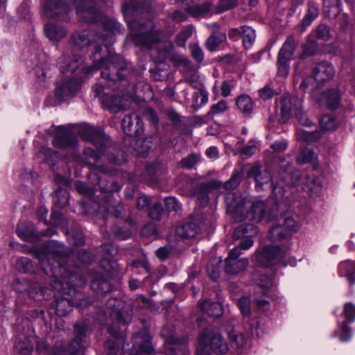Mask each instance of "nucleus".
Returning <instances> with one entry per match:
<instances>
[{"label":"nucleus","mask_w":355,"mask_h":355,"mask_svg":"<svg viewBox=\"0 0 355 355\" xmlns=\"http://www.w3.org/2000/svg\"><path fill=\"white\" fill-rule=\"evenodd\" d=\"M303 53L300 55V58L306 56L315 55L318 51V44L313 40H308L303 46Z\"/></svg>","instance_id":"de8ad7c7"},{"label":"nucleus","mask_w":355,"mask_h":355,"mask_svg":"<svg viewBox=\"0 0 355 355\" xmlns=\"http://www.w3.org/2000/svg\"><path fill=\"white\" fill-rule=\"evenodd\" d=\"M236 105L239 110L245 115H250L253 110L252 101L250 97L246 94H243L238 97Z\"/></svg>","instance_id":"c9c22d12"},{"label":"nucleus","mask_w":355,"mask_h":355,"mask_svg":"<svg viewBox=\"0 0 355 355\" xmlns=\"http://www.w3.org/2000/svg\"><path fill=\"white\" fill-rule=\"evenodd\" d=\"M209 337V334L207 331L201 332L196 348L197 355H209L210 352L208 347Z\"/></svg>","instance_id":"4c0bfd02"},{"label":"nucleus","mask_w":355,"mask_h":355,"mask_svg":"<svg viewBox=\"0 0 355 355\" xmlns=\"http://www.w3.org/2000/svg\"><path fill=\"white\" fill-rule=\"evenodd\" d=\"M200 311L209 317L218 318L223 314V308L220 304L205 300L199 303Z\"/></svg>","instance_id":"a878e982"},{"label":"nucleus","mask_w":355,"mask_h":355,"mask_svg":"<svg viewBox=\"0 0 355 355\" xmlns=\"http://www.w3.org/2000/svg\"><path fill=\"white\" fill-rule=\"evenodd\" d=\"M105 255L107 257H104L101 260V266L106 272H110L114 270V266L110 263V259L108 257H113L117 253V249L112 245H105L102 248Z\"/></svg>","instance_id":"473e14b6"},{"label":"nucleus","mask_w":355,"mask_h":355,"mask_svg":"<svg viewBox=\"0 0 355 355\" xmlns=\"http://www.w3.org/2000/svg\"><path fill=\"white\" fill-rule=\"evenodd\" d=\"M327 107L331 110H336L338 107L340 93L337 89H331L326 93Z\"/></svg>","instance_id":"58836bf2"},{"label":"nucleus","mask_w":355,"mask_h":355,"mask_svg":"<svg viewBox=\"0 0 355 355\" xmlns=\"http://www.w3.org/2000/svg\"><path fill=\"white\" fill-rule=\"evenodd\" d=\"M303 100L297 96H292L288 94H284L279 101V107L283 118L287 119L291 115H295L302 107Z\"/></svg>","instance_id":"6e6552de"},{"label":"nucleus","mask_w":355,"mask_h":355,"mask_svg":"<svg viewBox=\"0 0 355 355\" xmlns=\"http://www.w3.org/2000/svg\"><path fill=\"white\" fill-rule=\"evenodd\" d=\"M170 343L172 344V346L168 347L169 348L168 355H188L186 347L183 345H180L178 339L171 338H170Z\"/></svg>","instance_id":"a18cd8bd"},{"label":"nucleus","mask_w":355,"mask_h":355,"mask_svg":"<svg viewBox=\"0 0 355 355\" xmlns=\"http://www.w3.org/2000/svg\"><path fill=\"white\" fill-rule=\"evenodd\" d=\"M153 139L152 137L132 139L131 141L132 148L137 155L146 156L151 148Z\"/></svg>","instance_id":"5701e85b"},{"label":"nucleus","mask_w":355,"mask_h":355,"mask_svg":"<svg viewBox=\"0 0 355 355\" xmlns=\"http://www.w3.org/2000/svg\"><path fill=\"white\" fill-rule=\"evenodd\" d=\"M105 2L107 0H99ZM76 13L80 19L87 22L97 21L100 18L98 9L96 6L97 0H73Z\"/></svg>","instance_id":"423d86ee"},{"label":"nucleus","mask_w":355,"mask_h":355,"mask_svg":"<svg viewBox=\"0 0 355 355\" xmlns=\"http://www.w3.org/2000/svg\"><path fill=\"white\" fill-rule=\"evenodd\" d=\"M82 304L74 300L63 297L57 302L56 311L58 315L64 316L71 311L73 306H80Z\"/></svg>","instance_id":"7c9ffc66"},{"label":"nucleus","mask_w":355,"mask_h":355,"mask_svg":"<svg viewBox=\"0 0 355 355\" xmlns=\"http://www.w3.org/2000/svg\"><path fill=\"white\" fill-rule=\"evenodd\" d=\"M17 234L24 241L34 242L37 239L38 235L33 230L24 231L22 225L17 228Z\"/></svg>","instance_id":"5fc2aeb1"},{"label":"nucleus","mask_w":355,"mask_h":355,"mask_svg":"<svg viewBox=\"0 0 355 355\" xmlns=\"http://www.w3.org/2000/svg\"><path fill=\"white\" fill-rule=\"evenodd\" d=\"M225 39V35L220 32H214L207 39L206 45L210 51H214L216 47Z\"/></svg>","instance_id":"79ce46f5"},{"label":"nucleus","mask_w":355,"mask_h":355,"mask_svg":"<svg viewBox=\"0 0 355 355\" xmlns=\"http://www.w3.org/2000/svg\"><path fill=\"white\" fill-rule=\"evenodd\" d=\"M282 226L286 229V230L290 232L291 235H292L293 233L298 231L300 228L299 225L294 220V218L291 217L286 218L284 220Z\"/></svg>","instance_id":"052dcab7"},{"label":"nucleus","mask_w":355,"mask_h":355,"mask_svg":"<svg viewBox=\"0 0 355 355\" xmlns=\"http://www.w3.org/2000/svg\"><path fill=\"white\" fill-rule=\"evenodd\" d=\"M78 133L83 139L90 141L101 148L105 141V135L101 131L87 124L80 125L78 129Z\"/></svg>","instance_id":"2eb2a0df"},{"label":"nucleus","mask_w":355,"mask_h":355,"mask_svg":"<svg viewBox=\"0 0 355 355\" xmlns=\"http://www.w3.org/2000/svg\"><path fill=\"white\" fill-rule=\"evenodd\" d=\"M241 252L239 248L232 249L228 257L225 259V272L230 275H236L244 270L248 265V260L245 258H239Z\"/></svg>","instance_id":"1a4fd4ad"},{"label":"nucleus","mask_w":355,"mask_h":355,"mask_svg":"<svg viewBox=\"0 0 355 355\" xmlns=\"http://www.w3.org/2000/svg\"><path fill=\"white\" fill-rule=\"evenodd\" d=\"M229 211L236 223L245 220L260 222L266 214V205L263 202H252L236 193H228L225 198Z\"/></svg>","instance_id":"7ed1b4c3"},{"label":"nucleus","mask_w":355,"mask_h":355,"mask_svg":"<svg viewBox=\"0 0 355 355\" xmlns=\"http://www.w3.org/2000/svg\"><path fill=\"white\" fill-rule=\"evenodd\" d=\"M80 85L81 83L78 79H71L56 89L55 96L60 101L66 97L73 96L80 89Z\"/></svg>","instance_id":"6ab92c4d"},{"label":"nucleus","mask_w":355,"mask_h":355,"mask_svg":"<svg viewBox=\"0 0 355 355\" xmlns=\"http://www.w3.org/2000/svg\"><path fill=\"white\" fill-rule=\"evenodd\" d=\"M341 267H345L347 270L345 276L350 284L353 285L355 284V264L352 262L344 263L341 265Z\"/></svg>","instance_id":"6e6d98bb"},{"label":"nucleus","mask_w":355,"mask_h":355,"mask_svg":"<svg viewBox=\"0 0 355 355\" xmlns=\"http://www.w3.org/2000/svg\"><path fill=\"white\" fill-rule=\"evenodd\" d=\"M220 186L221 183L216 180L203 182L195 190L194 194L197 196L198 200L202 201V203H207V193L214 189L220 187Z\"/></svg>","instance_id":"393cba45"},{"label":"nucleus","mask_w":355,"mask_h":355,"mask_svg":"<svg viewBox=\"0 0 355 355\" xmlns=\"http://www.w3.org/2000/svg\"><path fill=\"white\" fill-rule=\"evenodd\" d=\"M344 313L347 321L353 322L355 320V305L351 302L345 304Z\"/></svg>","instance_id":"774afa93"},{"label":"nucleus","mask_w":355,"mask_h":355,"mask_svg":"<svg viewBox=\"0 0 355 355\" xmlns=\"http://www.w3.org/2000/svg\"><path fill=\"white\" fill-rule=\"evenodd\" d=\"M53 144L60 148H73L77 145V139L70 129L62 126L58 128Z\"/></svg>","instance_id":"9b49d317"},{"label":"nucleus","mask_w":355,"mask_h":355,"mask_svg":"<svg viewBox=\"0 0 355 355\" xmlns=\"http://www.w3.org/2000/svg\"><path fill=\"white\" fill-rule=\"evenodd\" d=\"M321 183L319 178L315 175L306 176L302 182V189L310 196L320 191Z\"/></svg>","instance_id":"c85d7f7f"},{"label":"nucleus","mask_w":355,"mask_h":355,"mask_svg":"<svg viewBox=\"0 0 355 355\" xmlns=\"http://www.w3.org/2000/svg\"><path fill=\"white\" fill-rule=\"evenodd\" d=\"M282 178L288 187H297L300 182L302 174L299 171H295L282 174Z\"/></svg>","instance_id":"ea45409f"},{"label":"nucleus","mask_w":355,"mask_h":355,"mask_svg":"<svg viewBox=\"0 0 355 355\" xmlns=\"http://www.w3.org/2000/svg\"><path fill=\"white\" fill-rule=\"evenodd\" d=\"M98 173L96 174L97 184L101 191L105 193L112 192L119 189V185L116 184L113 175H110L104 166H98L97 170ZM92 173L90 174L92 175ZM93 175H95L93 174Z\"/></svg>","instance_id":"4468645a"},{"label":"nucleus","mask_w":355,"mask_h":355,"mask_svg":"<svg viewBox=\"0 0 355 355\" xmlns=\"http://www.w3.org/2000/svg\"><path fill=\"white\" fill-rule=\"evenodd\" d=\"M124 132L130 137H136L143 132V123L136 114L125 116L122 121Z\"/></svg>","instance_id":"f3484780"},{"label":"nucleus","mask_w":355,"mask_h":355,"mask_svg":"<svg viewBox=\"0 0 355 355\" xmlns=\"http://www.w3.org/2000/svg\"><path fill=\"white\" fill-rule=\"evenodd\" d=\"M248 329L252 335L259 337L263 332L262 322L259 318L254 317L249 320Z\"/></svg>","instance_id":"49530a36"},{"label":"nucleus","mask_w":355,"mask_h":355,"mask_svg":"<svg viewBox=\"0 0 355 355\" xmlns=\"http://www.w3.org/2000/svg\"><path fill=\"white\" fill-rule=\"evenodd\" d=\"M313 77L318 83L331 80L335 73L333 66L328 62H321L315 66L312 71Z\"/></svg>","instance_id":"412c9836"},{"label":"nucleus","mask_w":355,"mask_h":355,"mask_svg":"<svg viewBox=\"0 0 355 355\" xmlns=\"http://www.w3.org/2000/svg\"><path fill=\"white\" fill-rule=\"evenodd\" d=\"M313 158V152L311 149L306 148L302 150L297 158V162L300 164H305L311 162Z\"/></svg>","instance_id":"680f3d73"},{"label":"nucleus","mask_w":355,"mask_h":355,"mask_svg":"<svg viewBox=\"0 0 355 355\" xmlns=\"http://www.w3.org/2000/svg\"><path fill=\"white\" fill-rule=\"evenodd\" d=\"M284 254V251L279 246H266L257 254L258 263L263 267H269L277 263Z\"/></svg>","instance_id":"9d476101"},{"label":"nucleus","mask_w":355,"mask_h":355,"mask_svg":"<svg viewBox=\"0 0 355 355\" xmlns=\"http://www.w3.org/2000/svg\"><path fill=\"white\" fill-rule=\"evenodd\" d=\"M46 290V288L42 287L40 284L34 282L32 284H29V288L27 291L31 297L37 298L39 300L40 297L44 296Z\"/></svg>","instance_id":"8fccbe9b"},{"label":"nucleus","mask_w":355,"mask_h":355,"mask_svg":"<svg viewBox=\"0 0 355 355\" xmlns=\"http://www.w3.org/2000/svg\"><path fill=\"white\" fill-rule=\"evenodd\" d=\"M318 9L312 5L309 6L308 12L302 22L300 23V27L302 31H304L307 26L318 17Z\"/></svg>","instance_id":"37998d69"},{"label":"nucleus","mask_w":355,"mask_h":355,"mask_svg":"<svg viewBox=\"0 0 355 355\" xmlns=\"http://www.w3.org/2000/svg\"><path fill=\"white\" fill-rule=\"evenodd\" d=\"M192 34V28L191 27H187L185 29H184L182 31H181L177 36H176V43L177 45L180 46H184L185 45L186 41L189 37L191 36Z\"/></svg>","instance_id":"4d7b16f0"},{"label":"nucleus","mask_w":355,"mask_h":355,"mask_svg":"<svg viewBox=\"0 0 355 355\" xmlns=\"http://www.w3.org/2000/svg\"><path fill=\"white\" fill-rule=\"evenodd\" d=\"M296 44L293 35H289L279 51L277 58V71L280 76L286 77L289 72V62L291 60Z\"/></svg>","instance_id":"39448f33"},{"label":"nucleus","mask_w":355,"mask_h":355,"mask_svg":"<svg viewBox=\"0 0 355 355\" xmlns=\"http://www.w3.org/2000/svg\"><path fill=\"white\" fill-rule=\"evenodd\" d=\"M71 158L78 164L87 166L89 167L96 168V170H98V166H102L101 165H98V161L101 158L100 154L96 153L90 148H86L84 149L83 157L80 155L72 153Z\"/></svg>","instance_id":"a211bd4d"},{"label":"nucleus","mask_w":355,"mask_h":355,"mask_svg":"<svg viewBox=\"0 0 355 355\" xmlns=\"http://www.w3.org/2000/svg\"><path fill=\"white\" fill-rule=\"evenodd\" d=\"M92 289L98 295L108 293L111 291V285L101 275H97L91 283Z\"/></svg>","instance_id":"c756f323"},{"label":"nucleus","mask_w":355,"mask_h":355,"mask_svg":"<svg viewBox=\"0 0 355 355\" xmlns=\"http://www.w3.org/2000/svg\"><path fill=\"white\" fill-rule=\"evenodd\" d=\"M103 26L107 32L101 35L99 39L104 42V47L99 45L94 46L92 55L93 64L83 67L82 71L86 74H89L94 70L101 69L103 78L114 83L118 80L123 81V85H126L123 78L130 73L128 65L123 58L114 54L110 48L115 41L113 32L118 28L117 23L113 19H107L103 22Z\"/></svg>","instance_id":"f257e3e1"},{"label":"nucleus","mask_w":355,"mask_h":355,"mask_svg":"<svg viewBox=\"0 0 355 355\" xmlns=\"http://www.w3.org/2000/svg\"><path fill=\"white\" fill-rule=\"evenodd\" d=\"M86 326L83 324H77L74 327L76 338L69 345L68 352L58 347L50 355H73L80 348V340L85 336Z\"/></svg>","instance_id":"f8f14e48"},{"label":"nucleus","mask_w":355,"mask_h":355,"mask_svg":"<svg viewBox=\"0 0 355 355\" xmlns=\"http://www.w3.org/2000/svg\"><path fill=\"white\" fill-rule=\"evenodd\" d=\"M59 64L62 72L73 73L82 64V59L75 55L73 58L64 55L59 59Z\"/></svg>","instance_id":"cd10ccee"},{"label":"nucleus","mask_w":355,"mask_h":355,"mask_svg":"<svg viewBox=\"0 0 355 355\" xmlns=\"http://www.w3.org/2000/svg\"><path fill=\"white\" fill-rule=\"evenodd\" d=\"M12 288L19 293L25 292L29 288V282L25 279L16 278L12 282Z\"/></svg>","instance_id":"e2e57ef3"},{"label":"nucleus","mask_w":355,"mask_h":355,"mask_svg":"<svg viewBox=\"0 0 355 355\" xmlns=\"http://www.w3.org/2000/svg\"><path fill=\"white\" fill-rule=\"evenodd\" d=\"M68 240L75 245H82L85 243L84 236L80 231L69 232L68 234Z\"/></svg>","instance_id":"13d9d810"},{"label":"nucleus","mask_w":355,"mask_h":355,"mask_svg":"<svg viewBox=\"0 0 355 355\" xmlns=\"http://www.w3.org/2000/svg\"><path fill=\"white\" fill-rule=\"evenodd\" d=\"M144 0H130V3L123 4L122 10L125 15L130 28L134 31L133 41L137 45L151 46L160 40V33L155 29L150 20L140 21L137 19H128V15L135 11L144 10L141 7Z\"/></svg>","instance_id":"f03ea898"},{"label":"nucleus","mask_w":355,"mask_h":355,"mask_svg":"<svg viewBox=\"0 0 355 355\" xmlns=\"http://www.w3.org/2000/svg\"><path fill=\"white\" fill-rule=\"evenodd\" d=\"M101 103L107 109L113 112H116L125 110L130 104V101L126 98L116 97L103 94L101 96Z\"/></svg>","instance_id":"aec40b11"},{"label":"nucleus","mask_w":355,"mask_h":355,"mask_svg":"<svg viewBox=\"0 0 355 355\" xmlns=\"http://www.w3.org/2000/svg\"><path fill=\"white\" fill-rule=\"evenodd\" d=\"M185 10L194 17H198L205 15L210 10V4L204 3L202 4H193L189 6L186 3Z\"/></svg>","instance_id":"72a5a7b5"},{"label":"nucleus","mask_w":355,"mask_h":355,"mask_svg":"<svg viewBox=\"0 0 355 355\" xmlns=\"http://www.w3.org/2000/svg\"><path fill=\"white\" fill-rule=\"evenodd\" d=\"M321 130H315L313 132H308L302 129L297 130V138L298 140L305 142H314L318 141L322 137Z\"/></svg>","instance_id":"e433bc0d"},{"label":"nucleus","mask_w":355,"mask_h":355,"mask_svg":"<svg viewBox=\"0 0 355 355\" xmlns=\"http://www.w3.org/2000/svg\"><path fill=\"white\" fill-rule=\"evenodd\" d=\"M16 268L21 272H28L33 268L32 261L26 257H21L17 261Z\"/></svg>","instance_id":"603ef678"},{"label":"nucleus","mask_w":355,"mask_h":355,"mask_svg":"<svg viewBox=\"0 0 355 355\" xmlns=\"http://www.w3.org/2000/svg\"><path fill=\"white\" fill-rule=\"evenodd\" d=\"M70 252L65 251L63 247L58 246L55 250H49L48 252H44V253L37 252L36 255L42 261L44 264L46 262L49 265H52L51 262V259H55L58 260L59 259L64 258L65 257H69ZM58 264L60 263L58 261Z\"/></svg>","instance_id":"b1692460"},{"label":"nucleus","mask_w":355,"mask_h":355,"mask_svg":"<svg viewBox=\"0 0 355 355\" xmlns=\"http://www.w3.org/2000/svg\"><path fill=\"white\" fill-rule=\"evenodd\" d=\"M73 42L76 47L78 49H80L89 44V40L86 33H82L74 34L73 35Z\"/></svg>","instance_id":"3c124183"},{"label":"nucleus","mask_w":355,"mask_h":355,"mask_svg":"<svg viewBox=\"0 0 355 355\" xmlns=\"http://www.w3.org/2000/svg\"><path fill=\"white\" fill-rule=\"evenodd\" d=\"M255 280L257 285L263 288H269L273 284L272 279L266 275H261L259 277Z\"/></svg>","instance_id":"338daca9"},{"label":"nucleus","mask_w":355,"mask_h":355,"mask_svg":"<svg viewBox=\"0 0 355 355\" xmlns=\"http://www.w3.org/2000/svg\"><path fill=\"white\" fill-rule=\"evenodd\" d=\"M64 0H46L44 14L49 18L64 19L69 14V8L63 3Z\"/></svg>","instance_id":"ddd939ff"},{"label":"nucleus","mask_w":355,"mask_h":355,"mask_svg":"<svg viewBox=\"0 0 355 355\" xmlns=\"http://www.w3.org/2000/svg\"><path fill=\"white\" fill-rule=\"evenodd\" d=\"M257 228L251 224L241 225L234 230L233 233L234 239H241L239 245L236 247L239 248L240 252L241 250H246L252 246L253 241L251 238L257 235Z\"/></svg>","instance_id":"0eeeda50"},{"label":"nucleus","mask_w":355,"mask_h":355,"mask_svg":"<svg viewBox=\"0 0 355 355\" xmlns=\"http://www.w3.org/2000/svg\"><path fill=\"white\" fill-rule=\"evenodd\" d=\"M315 33L319 39L324 40H328L331 37L329 28L324 24H320L316 28Z\"/></svg>","instance_id":"bf43d9fd"},{"label":"nucleus","mask_w":355,"mask_h":355,"mask_svg":"<svg viewBox=\"0 0 355 355\" xmlns=\"http://www.w3.org/2000/svg\"><path fill=\"white\" fill-rule=\"evenodd\" d=\"M243 43L245 48H250L255 40L254 31L249 26H242Z\"/></svg>","instance_id":"c03bdc74"},{"label":"nucleus","mask_w":355,"mask_h":355,"mask_svg":"<svg viewBox=\"0 0 355 355\" xmlns=\"http://www.w3.org/2000/svg\"><path fill=\"white\" fill-rule=\"evenodd\" d=\"M268 238L272 241H282L291 236L290 232L286 230L282 225L274 226L268 232Z\"/></svg>","instance_id":"f704fd0d"},{"label":"nucleus","mask_w":355,"mask_h":355,"mask_svg":"<svg viewBox=\"0 0 355 355\" xmlns=\"http://www.w3.org/2000/svg\"><path fill=\"white\" fill-rule=\"evenodd\" d=\"M44 33L50 40L58 41L66 36L67 30L62 26L51 23L44 26Z\"/></svg>","instance_id":"bb28decb"},{"label":"nucleus","mask_w":355,"mask_h":355,"mask_svg":"<svg viewBox=\"0 0 355 355\" xmlns=\"http://www.w3.org/2000/svg\"><path fill=\"white\" fill-rule=\"evenodd\" d=\"M15 348L19 355H31L33 346L28 340H25L18 341L15 344Z\"/></svg>","instance_id":"09e8293b"},{"label":"nucleus","mask_w":355,"mask_h":355,"mask_svg":"<svg viewBox=\"0 0 355 355\" xmlns=\"http://www.w3.org/2000/svg\"><path fill=\"white\" fill-rule=\"evenodd\" d=\"M65 284L69 285V287L80 286L85 284V281L78 274H71L67 277H64Z\"/></svg>","instance_id":"864d4df0"},{"label":"nucleus","mask_w":355,"mask_h":355,"mask_svg":"<svg viewBox=\"0 0 355 355\" xmlns=\"http://www.w3.org/2000/svg\"><path fill=\"white\" fill-rule=\"evenodd\" d=\"M162 212H163V209H162V204L159 202H156L150 208L148 214H149V216L153 220H159L161 218Z\"/></svg>","instance_id":"69168bd1"},{"label":"nucleus","mask_w":355,"mask_h":355,"mask_svg":"<svg viewBox=\"0 0 355 355\" xmlns=\"http://www.w3.org/2000/svg\"><path fill=\"white\" fill-rule=\"evenodd\" d=\"M337 125L336 119L330 114L323 115L320 120V128L324 131L334 130Z\"/></svg>","instance_id":"a19ab883"},{"label":"nucleus","mask_w":355,"mask_h":355,"mask_svg":"<svg viewBox=\"0 0 355 355\" xmlns=\"http://www.w3.org/2000/svg\"><path fill=\"white\" fill-rule=\"evenodd\" d=\"M238 305L245 317H248L250 313V301L248 297H243L239 299L238 301Z\"/></svg>","instance_id":"0e129e2a"},{"label":"nucleus","mask_w":355,"mask_h":355,"mask_svg":"<svg viewBox=\"0 0 355 355\" xmlns=\"http://www.w3.org/2000/svg\"><path fill=\"white\" fill-rule=\"evenodd\" d=\"M202 331H207L209 334V342L210 347L216 354H225L228 350V345L223 337L217 333L209 329H204Z\"/></svg>","instance_id":"4be33fe9"},{"label":"nucleus","mask_w":355,"mask_h":355,"mask_svg":"<svg viewBox=\"0 0 355 355\" xmlns=\"http://www.w3.org/2000/svg\"><path fill=\"white\" fill-rule=\"evenodd\" d=\"M198 233L197 225L192 222L186 223L176 228L177 235L182 239H189L194 237Z\"/></svg>","instance_id":"2f4dec72"},{"label":"nucleus","mask_w":355,"mask_h":355,"mask_svg":"<svg viewBox=\"0 0 355 355\" xmlns=\"http://www.w3.org/2000/svg\"><path fill=\"white\" fill-rule=\"evenodd\" d=\"M247 177L252 178L256 186L261 188L264 184L270 183L272 176L268 167L264 165L255 164L247 173Z\"/></svg>","instance_id":"dca6fc26"},{"label":"nucleus","mask_w":355,"mask_h":355,"mask_svg":"<svg viewBox=\"0 0 355 355\" xmlns=\"http://www.w3.org/2000/svg\"><path fill=\"white\" fill-rule=\"evenodd\" d=\"M121 305L120 300L110 299L107 302L105 311V315H107L106 322L110 326L109 331L114 337L119 336V328L125 323L120 310Z\"/></svg>","instance_id":"20e7f679"}]
</instances>
